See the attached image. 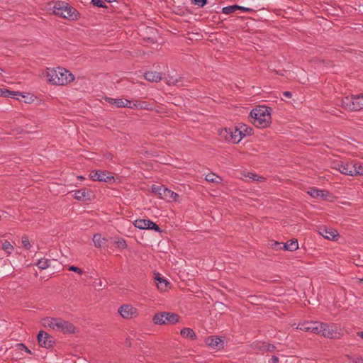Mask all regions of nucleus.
<instances>
[{
  "mask_svg": "<svg viewBox=\"0 0 363 363\" xmlns=\"http://www.w3.org/2000/svg\"><path fill=\"white\" fill-rule=\"evenodd\" d=\"M40 323L44 328L64 334H72L76 332V328L72 323L60 318L45 317L41 319Z\"/></svg>",
  "mask_w": 363,
  "mask_h": 363,
  "instance_id": "obj_1",
  "label": "nucleus"
},
{
  "mask_svg": "<svg viewBox=\"0 0 363 363\" xmlns=\"http://www.w3.org/2000/svg\"><path fill=\"white\" fill-rule=\"evenodd\" d=\"M48 81L55 85H66L74 79L69 69H46L43 72Z\"/></svg>",
  "mask_w": 363,
  "mask_h": 363,
  "instance_id": "obj_2",
  "label": "nucleus"
},
{
  "mask_svg": "<svg viewBox=\"0 0 363 363\" xmlns=\"http://www.w3.org/2000/svg\"><path fill=\"white\" fill-rule=\"evenodd\" d=\"M252 123L259 128H264L271 123L269 108L264 106H258L250 111Z\"/></svg>",
  "mask_w": 363,
  "mask_h": 363,
  "instance_id": "obj_3",
  "label": "nucleus"
},
{
  "mask_svg": "<svg viewBox=\"0 0 363 363\" xmlns=\"http://www.w3.org/2000/svg\"><path fill=\"white\" fill-rule=\"evenodd\" d=\"M53 12L57 16L69 20H77L79 16V12L65 1L56 2L53 8Z\"/></svg>",
  "mask_w": 363,
  "mask_h": 363,
  "instance_id": "obj_4",
  "label": "nucleus"
},
{
  "mask_svg": "<svg viewBox=\"0 0 363 363\" xmlns=\"http://www.w3.org/2000/svg\"><path fill=\"white\" fill-rule=\"evenodd\" d=\"M152 321L156 325H174L179 322V316L174 313H157L153 316Z\"/></svg>",
  "mask_w": 363,
  "mask_h": 363,
  "instance_id": "obj_5",
  "label": "nucleus"
},
{
  "mask_svg": "<svg viewBox=\"0 0 363 363\" xmlns=\"http://www.w3.org/2000/svg\"><path fill=\"white\" fill-rule=\"evenodd\" d=\"M242 130H239V125L233 128H225L220 131V135L227 140H231L234 143H238L242 139Z\"/></svg>",
  "mask_w": 363,
  "mask_h": 363,
  "instance_id": "obj_6",
  "label": "nucleus"
},
{
  "mask_svg": "<svg viewBox=\"0 0 363 363\" xmlns=\"http://www.w3.org/2000/svg\"><path fill=\"white\" fill-rule=\"evenodd\" d=\"M277 74L281 76H286L289 79H296L300 83L304 84L308 81L307 74L305 69H297V72H294L291 70L282 72H277Z\"/></svg>",
  "mask_w": 363,
  "mask_h": 363,
  "instance_id": "obj_7",
  "label": "nucleus"
},
{
  "mask_svg": "<svg viewBox=\"0 0 363 363\" xmlns=\"http://www.w3.org/2000/svg\"><path fill=\"white\" fill-rule=\"evenodd\" d=\"M118 312L124 319H132L138 316L139 311L137 308L131 304H123L118 309Z\"/></svg>",
  "mask_w": 363,
  "mask_h": 363,
  "instance_id": "obj_8",
  "label": "nucleus"
},
{
  "mask_svg": "<svg viewBox=\"0 0 363 363\" xmlns=\"http://www.w3.org/2000/svg\"><path fill=\"white\" fill-rule=\"evenodd\" d=\"M318 332H317V334L328 338H333L335 336L337 327L335 325L318 323Z\"/></svg>",
  "mask_w": 363,
  "mask_h": 363,
  "instance_id": "obj_9",
  "label": "nucleus"
},
{
  "mask_svg": "<svg viewBox=\"0 0 363 363\" xmlns=\"http://www.w3.org/2000/svg\"><path fill=\"white\" fill-rule=\"evenodd\" d=\"M89 176L94 181L111 183L114 180V177L110 173L101 170L93 171Z\"/></svg>",
  "mask_w": 363,
  "mask_h": 363,
  "instance_id": "obj_10",
  "label": "nucleus"
},
{
  "mask_svg": "<svg viewBox=\"0 0 363 363\" xmlns=\"http://www.w3.org/2000/svg\"><path fill=\"white\" fill-rule=\"evenodd\" d=\"M133 224L135 227L139 229L154 230L156 232H160V227L148 219H138L135 220Z\"/></svg>",
  "mask_w": 363,
  "mask_h": 363,
  "instance_id": "obj_11",
  "label": "nucleus"
},
{
  "mask_svg": "<svg viewBox=\"0 0 363 363\" xmlns=\"http://www.w3.org/2000/svg\"><path fill=\"white\" fill-rule=\"evenodd\" d=\"M37 337L38 344L42 347L50 348L53 345V337L45 331H40Z\"/></svg>",
  "mask_w": 363,
  "mask_h": 363,
  "instance_id": "obj_12",
  "label": "nucleus"
},
{
  "mask_svg": "<svg viewBox=\"0 0 363 363\" xmlns=\"http://www.w3.org/2000/svg\"><path fill=\"white\" fill-rule=\"evenodd\" d=\"M333 168L344 174L353 176V162H337L333 164Z\"/></svg>",
  "mask_w": 363,
  "mask_h": 363,
  "instance_id": "obj_13",
  "label": "nucleus"
},
{
  "mask_svg": "<svg viewBox=\"0 0 363 363\" xmlns=\"http://www.w3.org/2000/svg\"><path fill=\"white\" fill-rule=\"evenodd\" d=\"M318 232L320 235L329 240H335L339 236L336 230L329 227H320Z\"/></svg>",
  "mask_w": 363,
  "mask_h": 363,
  "instance_id": "obj_14",
  "label": "nucleus"
},
{
  "mask_svg": "<svg viewBox=\"0 0 363 363\" xmlns=\"http://www.w3.org/2000/svg\"><path fill=\"white\" fill-rule=\"evenodd\" d=\"M318 322H303L301 323H299L296 329L306 331V332H311L313 333L317 334V332H318Z\"/></svg>",
  "mask_w": 363,
  "mask_h": 363,
  "instance_id": "obj_15",
  "label": "nucleus"
},
{
  "mask_svg": "<svg viewBox=\"0 0 363 363\" xmlns=\"http://www.w3.org/2000/svg\"><path fill=\"white\" fill-rule=\"evenodd\" d=\"M274 245L276 249L284 248V250L289 251H295L298 248L297 240H290L284 244L278 242H274Z\"/></svg>",
  "mask_w": 363,
  "mask_h": 363,
  "instance_id": "obj_16",
  "label": "nucleus"
},
{
  "mask_svg": "<svg viewBox=\"0 0 363 363\" xmlns=\"http://www.w3.org/2000/svg\"><path fill=\"white\" fill-rule=\"evenodd\" d=\"M105 101L108 104L115 106L116 107H130L131 101L127 99H112L110 97H106Z\"/></svg>",
  "mask_w": 363,
  "mask_h": 363,
  "instance_id": "obj_17",
  "label": "nucleus"
},
{
  "mask_svg": "<svg viewBox=\"0 0 363 363\" xmlns=\"http://www.w3.org/2000/svg\"><path fill=\"white\" fill-rule=\"evenodd\" d=\"M145 78L151 82H157L162 79V73L156 69H148L143 73Z\"/></svg>",
  "mask_w": 363,
  "mask_h": 363,
  "instance_id": "obj_18",
  "label": "nucleus"
},
{
  "mask_svg": "<svg viewBox=\"0 0 363 363\" xmlns=\"http://www.w3.org/2000/svg\"><path fill=\"white\" fill-rule=\"evenodd\" d=\"M155 284L157 285V289L160 291L164 292V291H167V289L169 288V283L167 281V280H166L165 279L162 277L160 274H159V273L155 274Z\"/></svg>",
  "mask_w": 363,
  "mask_h": 363,
  "instance_id": "obj_19",
  "label": "nucleus"
},
{
  "mask_svg": "<svg viewBox=\"0 0 363 363\" xmlns=\"http://www.w3.org/2000/svg\"><path fill=\"white\" fill-rule=\"evenodd\" d=\"M206 343L213 350H219L222 348H223V340L219 337H209L206 340Z\"/></svg>",
  "mask_w": 363,
  "mask_h": 363,
  "instance_id": "obj_20",
  "label": "nucleus"
},
{
  "mask_svg": "<svg viewBox=\"0 0 363 363\" xmlns=\"http://www.w3.org/2000/svg\"><path fill=\"white\" fill-rule=\"evenodd\" d=\"M354 101H356V96H346L342 100V106L345 109L356 111V105Z\"/></svg>",
  "mask_w": 363,
  "mask_h": 363,
  "instance_id": "obj_21",
  "label": "nucleus"
},
{
  "mask_svg": "<svg viewBox=\"0 0 363 363\" xmlns=\"http://www.w3.org/2000/svg\"><path fill=\"white\" fill-rule=\"evenodd\" d=\"M308 194L312 196L313 198H321L324 200L328 199V196H329V192L315 188H311L308 191Z\"/></svg>",
  "mask_w": 363,
  "mask_h": 363,
  "instance_id": "obj_22",
  "label": "nucleus"
},
{
  "mask_svg": "<svg viewBox=\"0 0 363 363\" xmlns=\"http://www.w3.org/2000/svg\"><path fill=\"white\" fill-rule=\"evenodd\" d=\"M93 242L95 247H101L106 243V239L103 238L101 234H95L93 236Z\"/></svg>",
  "mask_w": 363,
  "mask_h": 363,
  "instance_id": "obj_23",
  "label": "nucleus"
},
{
  "mask_svg": "<svg viewBox=\"0 0 363 363\" xmlns=\"http://www.w3.org/2000/svg\"><path fill=\"white\" fill-rule=\"evenodd\" d=\"M181 335L184 338H189L194 340L196 338V335L194 331L189 328H184L180 332Z\"/></svg>",
  "mask_w": 363,
  "mask_h": 363,
  "instance_id": "obj_24",
  "label": "nucleus"
},
{
  "mask_svg": "<svg viewBox=\"0 0 363 363\" xmlns=\"http://www.w3.org/2000/svg\"><path fill=\"white\" fill-rule=\"evenodd\" d=\"M243 179L247 181V179H252L253 181L262 182L264 181V177L261 176H258L252 172H243L242 173Z\"/></svg>",
  "mask_w": 363,
  "mask_h": 363,
  "instance_id": "obj_25",
  "label": "nucleus"
},
{
  "mask_svg": "<svg viewBox=\"0 0 363 363\" xmlns=\"http://www.w3.org/2000/svg\"><path fill=\"white\" fill-rule=\"evenodd\" d=\"M163 199H167V200H172V201H177V198L179 197V195L172 191V190L166 188V190H164V191L163 192Z\"/></svg>",
  "mask_w": 363,
  "mask_h": 363,
  "instance_id": "obj_26",
  "label": "nucleus"
},
{
  "mask_svg": "<svg viewBox=\"0 0 363 363\" xmlns=\"http://www.w3.org/2000/svg\"><path fill=\"white\" fill-rule=\"evenodd\" d=\"M14 96H20L22 99L25 98V96L21 95L19 93L12 92L6 89H0V96L13 98Z\"/></svg>",
  "mask_w": 363,
  "mask_h": 363,
  "instance_id": "obj_27",
  "label": "nucleus"
},
{
  "mask_svg": "<svg viewBox=\"0 0 363 363\" xmlns=\"http://www.w3.org/2000/svg\"><path fill=\"white\" fill-rule=\"evenodd\" d=\"M353 176L354 175H362L363 174V163L361 162H353Z\"/></svg>",
  "mask_w": 363,
  "mask_h": 363,
  "instance_id": "obj_28",
  "label": "nucleus"
},
{
  "mask_svg": "<svg viewBox=\"0 0 363 363\" xmlns=\"http://www.w3.org/2000/svg\"><path fill=\"white\" fill-rule=\"evenodd\" d=\"M152 190L155 194H157L160 198L163 199V192L166 190V187L162 185H153Z\"/></svg>",
  "mask_w": 363,
  "mask_h": 363,
  "instance_id": "obj_29",
  "label": "nucleus"
},
{
  "mask_svg": "<svg viewBox=\"0 0 363 363\" xmlns=\"http://www.w3.org/2000/svg\"><path fill=\"white\" fill-rule=\"evenodd\" d=\"M206 180L208 182L219 184L222 179L213 173H209L206 176Z\"/></svg>",
  "mask_w": 363,
  "mask_h": 363,
  "instance_id": "obj_30",
  "label": "nucleus"
},
{
  "mask_svg": "<svg viewBox=\"0 0 363 363\" xmlns=\"http://www.w3.org/2000/svg\"><path fill=\"white\" fill-rule=\"evenodd\" d=\"M52 262L53 260L52 261L48 259H41L38 262L37 266L41 269H45L51 266Z\"/></svg>",
  "mask_w": 363,
  "mask_h": 363,
  "instance_id": "obj_31",
  "label": "nucleus"
},
{
  "mask_svg": "<svg viewBox=\"0 0 363 363\" xmlns=\"http://www.w3.org/2000/svg\"><path fill=\"white\" fill-rule=\"evenodd\" d=\"M239 130H242V138L246 135H250L252 134L253 130L252 128L248 127L245 124L239 125Z\"/></svg>",
  "mask_w": 363,
  "mask_h": 363,
  "instance_id": "obj_32",
  "label": "nucleus"
},
{
  "mask_svg": "<svg viewBox=\"0 0 363 363\" xmlns=\"http://www.w3.org/2000/svg\"><path fill=\"white\" fill-rule=\"evenodd\" d=\"M74 197L77 200L82 201L87 197V192L85 189L78 190L75 191Z\"/></svg>",
  "mask_w": 363,
  "mask_h": 363,
  "instance_id": "obj_33",
  "label": "nucleus"
},
{
  "mask_svg": "<svg viewBox=\"0 0 363 363\" xmlns=\"http://www.w3.org/2000/svg\"><path fill=\"white\" fill-rule=\"evenodd\" d=\"M238 5L225 6L222 9V13L226 15L234 13L236 10H238Z\"/></svg>",
  "mask_w": 363,
  "mask_h": 363,
  "instance_id": "obj_34",
  "label": "nucleus"
},
{
  "mask_svg": "<svg viewBox=\"0 0 363 363\" xmlns=\"http://www.w3.org/2000/svg\"><path fill=\"white\" fill-rule=\"evenodd\" d=\"M356 96V111L363 108V94L355 95Z\"/></svg>",
  "mask_w": 363,
  "mask_h": 363,
  "instance_id": "obj_35",
  "label": "nucleus"
},
{
  "mask_svg": "<svg viewBox=\"0 0 363 363\" xmlns=\"http://www.w3.org/2000/svg\"><path fill=\"white\" fill-rule=\"evenodd\" d=\"M1 248L8 254H11L13 250V245L6 240L2 243Z\"/></svg>",
  "mask_w": 363,
  "mask_h": 363,
  "instance_id": "obj_36",
  "label": "nucleus"
},
{
  "mask_svg": "<svg viewBox=\"0 0 363 363\" xmlns=\"http://www.w3.org/2000/svg\"><path fill=\"white\" fill-rule=\"evenodd\" d=\"M114 243L116 246L121 249H125L127 247V244L125 242V240L123 238H118L115 241Z\"/></svg>",
  "mask_w": 363,
  "mask_h": 363,
  "instance_id": "obj_37",
  "label": "nucleus"
},
{
  "mask_svg": "<svg viewBox=\"0 0 363 363\" xmlns=\"http://www.w3.org/2000/svg\"><path fill=\"white\" fill-rule=\"evenodd\" d=\"M91 3L94 6L99 7V8H106V6L105 5V4L104 3V1L102 0H91Z\"/></svg>",
  "mask_w": 363,
  "mask_h": 363,
  "instance_id": "obj_38",
  "label": "nucleus"
},
{
  "mask_svg": "<svg viewBox=\"0 0 363 363\" xmlns=\"http://www.w3.org/2000/svg\"><path fill=\"white\" fill-rule=\"evenodd\" d=\"M22 245H23V247L26 249H30L31 247V245L30 243L28 238L26 236L22 238Z\"/></svg>",
  "mask_w": 363,
  "mask_h": 363,
  "instance_id": "obj_39",
  "label": "nucleus"
},
{
  "mask_svg": "<svg viewBox=\"0 0 363 363\" xmlns=\"http://www.w3.org/2000/svg\"><path fill=\"white\" fill-rule=\"evenodd\" d=\"M318 67H332L333 66V63L330 61H318V64L316 65Z\"/></svg>",
  "mask_w": 363,
  "mask_h": 363,
  "instance_id": "obj_40",
  "label": "nucleus"
},
{
  "mask_svg": "<svg viewBox=\"0 0 363 363\" xmlns=\"http://www.w3.org/2000/svg\"><path fill=\"white\" fill-rule=\"evenodd\" d=\"M16 347L19 350L25 351L28 354H31V351L23 344H17Z\"/></svg>",
  "mask_w": 363,
  "mask_h": 363,
  "instance_id": "obj_41",
  "label": "nucleus"
},
{
  "mask_svg": "<svg viewBox=\"0 0 363 363\" xmlns=\"http://www.w3.org/2000/svg\"><path fill=\"white\" fill-rule=\"evenodd\" d=\"M193 3L195 5H197L199 7H203L206 4L207 0H192Z\"/></svg>",
  "mask_w": 363,
  "mask_h": 363,
  "instance_id": "obj_42",
  "label": "nucleus"
},
{
  "mask_svg": "<svg viewBox=\"0 0 363 363\" xmlns=\"http://www.w3.org/2000/svg\"><path fill=\"white\" fill-rule=\"evenodd\" d=\"M69 270L77 272L79 274H82L83 273L82 270L80 268L75 267V266H70L69 267Z\"/></svg>",
  "mask_w": 363,
  "mask_h": 363,
  "instance_id": "obj_43",
  "label": "nucleus"
},
{
  "mask_svg": "<svg viewBox=\"0 0 363 363\" xmlns=\"http://www.w3.org/2000/svg\"><path fill=\"white\" fill-rule=\"evenodd\" d=\"M238 9L241 10L242 11H253V9H252L241 6H238Z\"/></svg>",
  "mask_w": 363,
  "mask_h": 363,
  "instance_id": "obj_44",
  "label": "nucleus"
},
{
  "mask_svg": "<svg viewBox=\"0 0 363 363\" xmlns=\"http://www.w3.org/2000/svg\"><path fill=\"white\" fill-rule=\"evenodd\" d=\"M279 362V359L276 356H273L269 360V363H277Z\"/></svg>",
  "mask_w": 363,
  "mask_h": 363,
  "instance_id": "obj_45",
  "label": "nucleus"
},
{
  "mask_svg": "<svg viewBox=\"0 0 363 363\" xmlns=\"http://www.w3.org/2000/svg\"><path fill=\"white\" fill-rule=\"evenodd\" d=\"M167 82L169 84H174L175 82H177V79L171 77L170 79L167 81Z\"/></svg>",
  "mask_w": 363,
  "mask_h": 363,
  "instance_id": "obj_46",
  "label": "nucleus"
},
{
  "mask_svg": "<svg viewBox=\"0 0 363 363\" xmlns=\"http://www.w3.org/2000/svg\"><path fill=\"white\" fill-rule=\"evenodd\" d=\"M283 95L286 98H291L292 96V94L290 91H284Z\"/></svg>",
  "mask_w": 363,
  "mask_h": 363,
  "instance_id": "obj_47",
  "label": "nucleus"
},
{
  "mask_svg": "<svg viewBox=\"0 0 363 363\" xmlns=\"http://www.w3.org/2000/svg\"><path fill=\"white\" fill-rule=\"evenodd\" d=\"M266 348V350H268V351H272L273 349H274V346H271V345H264Z\"/></svg>",
  "mask_w": 363,
  "mask_h": 363,
  "instance_id": "obj_48",
  "label": "nucleus"
},
{
  "mask_svg": "<svg viewBox=\"0 0 363 363\" xmlns=\"http://www.w3.org/2000/svg\"><path fill=\"white\" fill-rule=\"evenodd\" d=\"M357 335L359 336L362 339H363V332L357 333Z\"/></svg>",
  "mask_w": 363,
  "mask_h": 363,
  "instance_id": "obj_49",
  "label": "nucleus"
},
{
  "mask_svg": "<svg viewBox=\"0 0 363 363\" xmlns=\"http://www.w3.org/2000/svg\"><path fill=\"white\" fill-rule=\"evenodd\" d=\"M99 286H103V284H102L101 281H99Z\"/></svg>",
  "mask_w": 363,
  "mask_h": 363,
  "instance_id": "obj_50",
  "label": "nucleus"
},
{
  "mask_svg": "<svg viewBox=\"0 0 363 363\" xmlns=\"http://www.w3.org/2000/svg\"><path fill=\"white\" fill-rule=\"evenodd\" d=\"M78 179H84V177H83L82 176H79V177H78Z\"/></svg>",
  "mask_w": 363,
  "mask_h": 363,
  "instance_id": "obj_51",
  "label": "nucleus"
},
{
  "mask_svg": "<svg viewBox=\"0 0 363 363\" xmlns=\"http://www.w3.org/2000/svg\"><path fill=\"white\" fill-rule=\"evenodd\" d=\"M126 343L128 344L129 345H130V343L128 341H126Z\"/></svg>",
  "mask_w": 363,
  "mask_h": 363,
  "instance_id": "obj_52",
  "label": "nucleus"
},
{
  "mask_svg": "<svg viewBox=\"0 0 363 363\" xmlns=\"http://www.w3.org/2000/svg\"><path fill=\"white\" fill-rule=\"evenodd\" d=\"M362 281L363 282V279H362Z\"/></svg>",
  "mask_w": 363,
  "mask_h": 363,
  "instance_id": "obj_53",
  "label": "nucleus"
}]
</instances>
